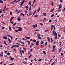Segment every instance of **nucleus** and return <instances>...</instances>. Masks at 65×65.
Here are the masks:
<instances>
[{"instance_id":"nucleus-11","label":"nucleus","mask_w":65,"mask_h":65,"mask_svg":"<svg viewBox=\"0 0 65 65\" xmlns=\"http://www.w3.org/2000/svg\"><path fill=\"white\" fill-rule=\"evenodd\" d=\"M0 3H4V2H3V1L1 0H0Z\"/></svg>"},{"instance_id":"nucleus-33","label":"nucleus","mask_w":65,"mask_h":65,"mask_svg":"<svg viewBox=\"0 0 65 65\" xmlns=\"http://www.w3.org/2000/svg\"><path fill=\"white\" fill-rule=\"evenodd\" d=\"M29 4L30 5H31V2H29Z\"/></svg>"},{"instance_id":"nucleus-23","label":"nucleus","mask_w":65,"mask_h":65,"mask_svg":"<svg viewBox=\"0 0 65 65\" xmlns=\"http://www.w3.org/2000/svg\"><path fill=\"white\" fill-rule=\"evenodd\" d=\"M43 43H44V42H43V41H41V44H43Z\"/></svg>"},{"instance_id":"nucleus-35","label":"nucleus","mask_w":65,"mask_h":65,"mask_svg":"<svg viewBox=\"0 0 65 65\" xmlns=\"http://www.w3.org/2000/svg\"><path fill=\"white\" fill-rule=\"evenodd\" d=\"M61 44H62V43H61V42H60V43L59 46H61Z\"/></svg>"},{"instance_id":"nucleus-32","label":"nucleus","mask_w":65,"mask_h":65,"mask_svg":"<svg viewBox=\"0 0 65 65\" xmlns=\"http://www.w3.org/2000/svg\"><path fill=\"white\" fill-rule=\"evenodd\" d=\"M57 36H55V37L54 38L55 39H56L57 38Z\"/></svg>"},{"instance_id":"nucleus-55","label":"nucleus","mask_w":65,"mask_h":65,"mask_svg":"<svg viewBox=\"0 0 65 65\" xmlns=\"http://www.w3.org/2000/svg\"><path fill=\"white\" fill-rule=\"evenodd\" d=\"M60 2H63V0H60Z\"/></svg>"},{"instance_id":"nucleus-7","label":"nucleus","mask_w":65,"mask_h":65,"mask_svg":"<svg viewBox=\"0 0 65 65\" xmlns=\"http://www.w3.org/2000/svg\"><path fill=\"white\" fill-rule=\"evenodd\" d=\"M47 39L49 42H50V39L49 37H48L47 38Z\"/></svg>"},{"instance_id":"nucleus-13","label":"nucleus","mask_w":65,"mask_h":65,"mask_svg":"<svg viewBox=\"0 0 65 65\" xmlns=\"http://www.w3.org/2000/svg\"><path fill=\"white\" fill-rule=\"evenodd\" d=\"M56 45H53V49H55V47H56Z\"/></svg>"},{"instance_id":"nucleus-26","label":"nucleus","mask_w":65,"mask_h":65,"mask_svg":"<svg viewBox=\"0 0 65 65\" xmlns=\"http://www.w3.org/2000/svg\"><path fill=\"white\" fill-rule=\"evenodd\" d=\"M54 14H52L51 15V17H54Z\"/></svg>"},{"instance_id":"nucleus-25","label":"nucleus","mask_w":65,"mask_h":65,"mask_svg":"<svg viewBox=\"0 0 65 65\" xmlns=\"http://www.w3.org/2000/svg\"><path fill=\"white\" fill-rule=\"evenodd\" d=\"M37 4V3L34 6V7H33V8H35V6H36Z\"/></svg>"},{"instance_id":"nucleus-38","label":"nucleus","mask_w":65,"mask_h":65,"mask_svg":"<svg viewBox=\"0 0 65 65\" xmlns=\"http://www.w3.org/2000/svg\"><path fill=\"white\" fill-rule=\"evenodd\" d=\"M31 56H32V55H31L29 56V59H30V58L31 57Z\"/></svg>"},{"instance_id":"nucleus-60","label":"nucleus","mask_w":65,"mask_h":65,"mask_svg":"<svg viewBox=\"0 0 65 65\" xmlns=\"http://www.w3.org/2000/svg\"><path fill=\"white\" fill-rule=\"evenodd\" d=\"M36 42L37 43H39V41H37V42Z\"/></svg>"},{"instance_id":"nucleus-4","label":"nucleus","mask_w":65,"mask_h":65,"mask_svg":"<svg viewBox=\"0 0 65 65\" xmlns=\"http://www.w3.org/2000/svg\"><path fill=\"white\" fill-rule=\"evenodd\" d=\"M25 38L26 39H30V37H27L26 36L25 37Z\"/></svg>"},{"instance_id":"nucleus-17","label":"nucleus","mask_w":65,"mask_h":65,"mask_svg":"<svg viewBox=\"0 0 65 65\" xmlns=\"http://www.w3.org/2000/svg\"><path fill=\"white\" fill-rule=\"evenodd\" d=\"M43 15L44 16H46V13H43Z\"/></svg>"},{"instance_id":"nucleus-2","label":"nucleus","mask_w":65,"mask_h":65,"mask_svg":"<svg viewBox=\"0 0 65 65\" xmlns=\"http://www.w3.org/2000/svg\"><path fill=\"white\" fill-rule=\"evenodd\" d=\"M3 54V52H2L1 54H0V57H2L3 56V54Z\"/></svg>"},{"instance_id":"nucleus-63","label":"nucleus","mask_w":65,"mask_h":65,"mask_svg":"<svg viewBox=\"0 0 65 65\" xmlns=\"http://www.w3.org/2000/svg\"><path fill=\"white\" fill-rule=\"evenodd\" d=\"M55 49L52 50V52H54V51H55Z\"/></svg>"},{"instance_id":"nucleus-21","label":"nucleus","mask_w":65,"mask_h":65,"mask_svg":"<svg viewBox=\"0 0 65 65\" xmlns=\"http://www.w3.org/2000/svg\"><path fill=\"white\" fill-rule=\"evenodd\" d=\"M27 62H26L25 61H24L23 62V64H27Z\"/></svg>"},{"instance_id":"nucleus-44","label":"nucleus","mask_w":65,"mask_h":65,"mask_svg":"<svg viewBox=\"0 0 65 65\" xmlns=\"http://www.w3.org/2000/svg\"><path fill=\"white\" fill-rule=\"evenodd\" d=\"M14 18V17H13L11 18V19L12 20Z\"/></svg>"},{"instance_id":"nucleus-49","label":"nucleus","mask_w":65,"mask_h":65,"mask_svg":"<svg viewBox=\"0 0 65 65\" xmlns=\"http://www.w3.org/2000/svg\"><path fill=\"white\" fill-rule=\"evenodd\" d=\"M24 59L25 60H27V58H25Z\"/></svg>"},{"instance_id":"nucleus-45","label":"nucleus","mask_w":65,"mask_h":65,"mask_svg":"<svg viewBox=\"0 0 65 65\" xmlns=\"http://www.w3.org/2000/svg\"><path fill=\"white\" fill-rule=\"evenodd\" d=\"M14 59V58H11L10 59V60H12Z\"/></svg>"},{"instance_id":"nucleus-27","label":"nucleus","mask_w":65,"mask_h":65,"mask_svg":"<svg viewBox=\"0 0 65 65\" xmlns=\"http://www.w3.org/2000/svg\"><path fill=\"white\" fill-rule=\"evenodd\" d=\"M40 25H41V26H43V24L42 23H40Z\"/></svg>"},{"instance_id":"nucleus-30","label":"nucleus","mask_w":65,"mask_h":65,"mask_svg":"<svg viewBox=\"0 0 65 65\" xmlns=\"http://www.w3.org/2000/svg\"><path fill=\"white\" fill-rule=\"evenodd\" d=\"M27 42H28V43H29V44H30V42L29 41H26Z\"/></svg>"},{"instance_id":"nucleus-10","label":"nucleus","mask_w":65,"mask_h":65,"mask_svg":"<svg viewBox=\"0 0 65 65\" xmlns=\"http://www.w3.org/2000/svg\"><path fill=\"white\" fill-rule=\"evenodd\" d=\"M32 27H33V28H35V27H36V26H35V25H33L32 26Z\"/></svg>"},{"instance_id":"nucleus-16","label":"nucleus","mask_w":65,"mask_h":65,"mask_svg":"<svg viewBox=\"0 0 65 65\" xmlns=\"http://www.w3.org/2000/svg\"><path fill=\"white\" fill-rule=\"evenodd\" d=\"M17 0H15L14 1L12 2H11V3H14V2H15L16 1H17Z\"/></svg>"},{"instance_id":"nucleus-61","label":"nucleus","mask_w":65,"mask_h":65,"mask_svg":"<svg viewBox=\"0 0 65 65\" xmlns=\"http://www.w3.org/2000/svg\"><path fill=\"white\" fill-rule=\"evenodd\" d=\"M36 45H38L39 44V43H37L36 44Z\"/></svg>"},{"instance_id":"nucleus-6","label":"nucleus","mask_w":65,"mask_h":65,"mask_svg":"<svg viewBox=\"0 0 65 65\" xmlns=\"http://www.w3.org/2000/svg\"><path fill=\"white\" fill-rule=\"evenodd\" d=\"M51 31H52L53 30V25H52L51 26Z\"/></svg>"},{"instance_id":"nucleus-34","label":"nucleus","mask_w":65,"mask_h":65,"mask_svg":"<svg viewBox=\"0 0 65 65\" xmlns=\"http://www.w3.org/2000/svg\"><path fill=\"white\" fill-rule=\"evenodd\" d=\"M7 36L8 37H11V36H10V35H7Z\"/></svg>"},{"instance_id":"nucleus-1","label":"nucleus","mask_w":65,"mask_h":65,"mask_svg":"<svg viewBox=\"0 0 65 65\" xmlns=\"http://www.w3.org/2000/svg\"><path fill=\"white\" fill-rule=\"evenodd\" d=\"M8 40L9 41V42L10 43H11V41L10 40V39H9V38H8Z\"/></svg>"},{"instance_id":"nucleus-36","label":"nucleus","mask_w":65,"mask_h":65,"mask_svg":"<svg viewBox=\"0 0 65 65\" xmlns=\"http://www.w3.org/2000/svg\"><path fill=\"white\" fill-rule=\"evenodd\" d=\"M42 60V59H39V60H38V62H40V61H41Z\"/></svg>"},{"instance_id":"nucleus-3","label":"nucleus","mask_w":65,"mask_h":65,"mask_svg":"<svg viewBox=\"0 0 65 65\" xmlns=\"http://www.w3.org/2000/svg\"><path fill=\"white\" fill-rule=\"evenodd\" d=\"M17 20L18 21H20L21 20V19L20 17H18L17 19Z\"/></svg>"},{"instance_id":"nucleus-18","label":"nucleus","mask_w":65,"mask_h":65,"mask_svg":"<svg viewBox=\"0 0 65 65\" xmlns=\"http://www.w3.org/2000/svg\"><path fill=\"white\" fill-rule=\"evenodd\" d=\"M38 38L39 39H41V37H38Z\"/></svg>"},{"instance_id":"nucleus-62","label":"nucleus","mask_w":65,"mask_h":65,"mask_svg":"<svg viewBox=\"0 0 65 65\" xmlns=\"http://www.w3.org/2000/svg\"><path fill=\"white\" fill-rule=\"evenodd\" d=\"M46 20V18H44V21H45Z\"/></svg>"},{"instance_id":"nucleus-12","label":"nucleus","mask_w":65,"mask_h":65,"mask_svg":"<svg viewBox=\"0 0 65 65\" xmlns=\"http://www.w3.org/2000/svg\"><path fill=\"white\" fill-rule=\"evenodd\" d=\"M20 15H23V16H24V14L23 13H21Z\"/></svg>"},{"instance_id":"nucleus-40","label":"nucleus","mask_w":65,"mask_h":65,"mask_svg":"<svg viewBox=\"0 0 65 65\" xmlns=\"http://www.w3.org/2000/svg\"><path fill=\"white\" fill-rule=\"evenodd\" d=\"M16 25V23H15L14 24H13V26H15Z\"/></svg>"},{"instance_id":"nucleus-5","label":"nucleus","mask_w":65,"mask_h":65,"mask_svg":"<svg viewBox=\"0 0 65 65\" xmlns=\"http://www.w3.org/2000/svg\"><path fill=\"white\" fill-rule=\"evenodd\" d=\"M40 7H39L38 8L37 10V12H39V11H40Z\"/></svg>"},{"instance_id":"nucleus-47","label":"nucleus","mask_w":65,"mask_h":65,"mask_svg":"<svg viewBox=\"0 0 65 65\" xmlns=\"http://www.w3.org/2000/svg\"><path fill=\"white\" fill-rule=\"evenodd\" d=\"M10 15H12V13L11 12H10Z\"/></svg>"},{"instance_id":"nucleus-28","label":"nucleus","mask_w":65,"mask_h":65,"mask_svg":"<svg viewBox=\"0 0 65 65\" xmlns=\"http://www.w3.org/2000/svg\"><path fill=\"white\" fill-rule=\"evenodd\" d=\"M22 52V54H24V51L23 50H22L21 51Z\"/></svg>"},{"instance_id":"nucleus-48","label":"nucleus","mask_w":65,"mask_h":65,"mask_svg":"<svg viewBox=\"0 0 65 65\" xmlns=\"http://www.w3.org/2000/svg\"><path fill=\"white\" fill-rule=\"evenodd\" d=\"M7 55H10V53L9 52H8L7 53Z\"/></svg>"},{"instance_id":"nucleus-52","label":"nucleus","mask_w":65,"mask_h":65,"mask_svg":"<svg viewBox=\"0 0 65 65\" xmlns=\"http://www.w3.org/2000/svg\"><path fill=\"white\" fill-rule=\"evenodd\" d=\"M7 37H6L5 38H4V39H7Z\"/></svg>"},{"instance_id":"nucleus-14","label":"nucleus","mask_w":65,"mask_h":65,"mask_svg":"<svg viewBox=\"0 0 65 65\" xmlns=\"http://www.w3.org/2000/svg\"><path fill=\"white\" fill-rule=\"evenodd\" d=\"M43 47H44V45H41V47L42 48H43Z\"/></svg>"},{"instance_id":"nucleus-39","label":"nucleus","mask_w":65,"mask_h":65,"mask_svg":"<svg viewBox=\"0 0 65 65\" xmlns=\"http://www.w3.org/2000/svg\"><path fill=\"white\" fill-rule=\"evenodd\" d=\"M10 23H11V24H13V22H10Z\"/></svg>"},{"instance_id":"nucleus-22","label":"nucleus","mask_w":65,"mask_h":65,"mask_svg":"<svg viewBox=\"0 0 65 65\" xmlns=\"http://www.w3.org/2000/svg\"><path fill=\"white\" fill-rule=\"evenodd\" d=\"M9 29L10 30H11V27H9Z\"/></svg>"},{"instance_id":"nucleus-8","label":"nucleus","mask_w":65,"mask_h":65,"mask_svg":"<svg viewBox=\"0 0 65 65\" xmlns=\"http://www.w3.org/2000/svg\"><path fill=\"white\" fill-rule=\"evenodd\" d=\"M4 44H5L6 45H7V44H6V41H4Z\"/></svg>"},{"instance_id":"nucleus-15","label":"nucleus","mask_w":65,"mask_h":65,"mask_svg":"<svg viewBox=\"0 0 65 65\" xmlns=\"http://www.w3.org/2000/svg\"><path fill=\"white\" fill-rule=\"evenodd\" d=\"M54 33H55V31H54V30H53V33H52V35L53 36H54Z\"/></svg>"},{"instance_id":"nucleus-43","label":"nucleus","mask_w":65,"mask_h":65,"mask_svg":"<svg viewBox=\"0 0 65 65\" xmlns=\"http://www.w3.org/2000/svg\"><path fill=\"white\" fill-rule=\"evenodd\" d=\"M36 40H33V42H36Z\"/></svg>"},{"instance_id":"nucleus-50","label":"nucleus","mask_w":65,"mask_h":65,"mask_svg":"<svg viewBox=\"0 0 65 65\" xmlns=\"http://www.w3.org/2000/svg\"><path fill=\"white\" fill-rule=\"evenodd\" d=\"M15 32H18V30H15Z\"/></svg>"},{"instance_id":"nucleus-31","label":"nucleus","mask_w":65,"mask_h":65,"mask_svg":"<svg viewBox=\"0 0 65 65\" xmlns=\"http://www.w3.org/2000/svg\"><path fill=\"white\" fill-rule=\"evenodd\" d=\"M27 42H28V43H29V44H30V42L29 41H26Z\"/></svg>"},{"instance_id":"nucleus-24","label":"nucleus","mask_w":65,"mask_h":65,"mask_svg":"<svg viewBox=\"0 0 65 65\" xmlns=\"http://www.w3.org/2000/svg\"><path fill=\"white\" fill-rule=\"evenodd\" d=\"M54 34L55 36H57V33H56V32H54Z\"/></svg>"},{"instance_id":"nucleus-64","label":"nucleus","mask_w":65,"mask_h":65,"mask_svg":"<svg viewBox=\"0 0 65 65\" xmlns=\"http://www.w3.org/2000/svg\"><path fill=\"white\" fill-rule=\"evenodd\" d=\"M63 53H61V56H63Z\"/></svg>"},{"instance_id":"nucleus-53","label":"nucleus","mask_w":65,"mask_h":65,"mask_svg":"<svg viewBox=\"0 0 65 65\" xmlns=\"http://www.w3.org/2000/svg\"><path fill=\"white\" fill-rule=\"evenodd\" d=\"M22 40H26V39L24 38H22Z\"/></svg>"},{"instance_id":"nucleus-19","label":"nucleus","mask_w":65,"mask_h":65,"mask_svg":"<svg viewBox=\"0 0 65 65\" xmlns=\"http://www.w3.org/2000/svg\"><path fill=\"white\" fill-rule=\"evenodd\" d=\"M51 42H53V39H52V38H51Z\"/></svg>"},{"instance_id":"nucleus-42","label":"nucleus","mask_w":65,"mask_h":65,"mask_svg":"<svg viewBox=\"0 0 65 65\" xmlns=\"http://www.w3.org/2000/svg\"><path fill=\"white\" fill-rule=\"evenodd\" d=\"M61 48H60L59 50V53H60V52H61Z\"/></svg>"},{"instance_id":"nucleus-56","label":"nucleus","mask_w":65,"mask_h":65,"mask_svg":"<svg viewBox=\"0 0 65 65\" xmlns=\"http://www.w3.org/2000/svg\"><path fill=\"white\" fill-rule=\"evenodd\" d=\"M6 8V5L5 6V7H4V9H5Z\"/></svg>"},{"instance_id":"nucleus-41","label":"nucleus","mask_w":65,"mask_h":65,"mask_svg":"<svg viewBox=\"0 0 65 65\" xmlns=\"http://www.w3.org/2000/svg\"><path fill=\"white\" fill-rule=\"evenodd\" d=\"M28 6L27 5L25 7V8H28Z\"/></svg>"},{"instance_id":"nucleus-29","label":"nucleus","mask_w":65,"mask_h":65,"mask_svg":"<svg viewBox=\"0 0 65 65\" xmlns=\"http://www.w3.org/2000/svg\"><path fill=\"white\" fill-rule=\"evenodd\" d=\"M36 10H35L33 13V14H35V13H36Z\"/></svg>"},{"instance_id":"nucleus-20","label":"nucleus","mask_w":65,"mask_h":65,"mask_svg":"<svg viewBox=\"0 0 65 65\" xmlns=\"http://www.w3.org/2000/svg\"><path fill=\"white\" fill-rule=\"evenodd\" d=\"M53 4H54V2H52L51 3V5L53 6Z\"/></svg>"},{"instance_id":"nucleus-59","label":"nucleus","mask_w":65,"mask_h":65,"mask_svg":"<svg viewBox=\"0 0 65 65\" xmlns=\"http://www.w3.org/2000/svg\"><path fill=\"white\" fill-rule=\"evenodd\" d=\"M40 37V34H38V37Z\"/></svg>"},{"instance_id":"nucleus-57","label":"nucleus","mask_w":65,"mask_h":65,"mask_svg":"<svg viewBox=\"0 0 65 65\" xmlns=\"http://www.w3.org/2000/svg\"><path fill=\"white\" fill-rule=\"evenodd\" d=\"M54 63H55V62H54L53 63H52L51 65H54Z\"/></svg>"},{"instance_id":"nucleus-37","label":"nucleus","mask_w":65,"mask_h":65,"mask_svg":"<svg viewBox=\"0 0 65 65\" xmlns=\"http://www.w3.org/2000/svg\"><path fill=\"white\" fill-rule=\"evenodd\" d=\"M47 42H46L45 44V46H46V45H47Z\"/></svg>"},{"instance_id":"nucleus-54","label":"nucleus","mask_w":65,"mask_h":65,"mask_svg":"<svg viewBox=\"0 0 65 65\" xmlns=\"http://www.w3.org/2000/svg\"><path fill=\"white\" fill-rule=\"evenodd\" d=\"M33 50V49H30V52L31 53L32 52V51Z\"/></svg>"},{"instance_id":"nucleus-46","label":"nucleus","mask_w":65,"mask_h":65,"mask_svg":"<svg viewBox=\"0 0 65 65\" xmlns=\"http://www.w3.org/2000/svg\"><path fill=\"white\" fill-rule=\"evenodd\" d=\"M18 31H22V30L21 29H18Z\"/></svg>"},{"instance_id":"nucleus-9","label":"nucleus","mask_w":65,"mask_h":65,"mask_svg":"<svg viewBox=\"0 0 65 65\" xmlns=\"http://www.w3.org/2000/svg\"><path fill=\"white\" fill-rule=\"evenodd\" d=\"M54 9V8H53V9H52L51 11H50V12H52L53 11Z\"/></svg>"},{"instance_id":"nucleus-58","label":"nucleus","mask_w":65,"mask_h":65,"mask_svg":"<svg viewBox=\"0 0 65 65\" xmlns=\"http://www.w3.org/2000/svg\"><path fill=\"white\" fill-rule=\"evenodd\" d=\"M38 17V15H35L34 17Z\"/></svg>"},{"instance_id":"nucleus-51","label":"nucleus","mask_w":65,"mask_h":65,"mask_svg":"<svg viewBox=\"0 0 65 65\" xmlns=\"http://www.w3.org/2000/svg\"><path fill=\"white\" fill-rule=\"evenodd\" d=\"M65 10V8L62 10V11H64Z\"/></svg>"}]
</instances>
